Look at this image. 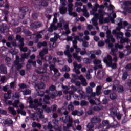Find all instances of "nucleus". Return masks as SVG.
<instances>
[{"label": "nucleus", "instance_id": "f257e3e1", "mask_svg": "<svg viewBox=\"0 0 131 131\" xmlns=\"http://www.w3.org/2000/svg\"><path fill=\"white\" fill-rule=\"evenodd\" d=\"M87 6L88 8L92 9V11H90V14L93 15L94 18H92V23L94 26H97L98 25V19L99 20L100 24H103L104 23H108V22H111L113 23L114 22V18H116V14L113 13V18L108 16L107 18L104 19L103 17L105 16V12L104 11L100 9L99 10V13L96 14L94 12H97L98 8H101V9L104 8V5H98V4H94V7H93V5L90 3H88Z\"/></svg>", "mask_w": 131, "mask_h": 131}, {"label": "nucleus", "instance_id": "f03ea898", "mask_svg": "<svg viewBox=\"0 0 131 131\" xmlns=\"http://www.w3.org/2000/svg\"><path fill=\"white\" fill-rule=\"evenodd\" d=\"M118 26L116 28V30H114L112 31L113 34H114L117 36V39H121L120 41L121 43H124L126 42L127 43H130L131 40L128 39V38H122V36H123V33L121 32H117V30H120L121 28H125L126 26L128 25V23L127 21H124L122 23V19L120 18H118L117 20Z\"/></svg>", "mask_w": 131, "mask_h": 131}, {"label": "nucleus", "instance_id": "7ed1b4c3", "mask_svg": "<svg viewBox=\"0 0 131 131\" xmlns=\"http://www.w3.org/2000/svg\"><path fill=\"white\" fill-rule=\"evenodd\" d=\"M28 101L30 104L29 107L33 108V109H35V110H36L37 114H39V118H43L45 116L42 114H41V113H42V110L37 108H38V106H41V105H42V99H35L34 100V103L36 105H33V104L32 103H33V101H32L31 97H29L28 98Z\"/></svg>", "mask_w": 131, "mask_h": 131}, {"label": "nucleus", "instance_id": "20e7f679", "mask_svg": "<svg viewBox=\"0 0 131 131\" xmlns=\"http://www.w3.org/2000/svg\"><path fill=\"white\" fill-rule=\"evenodd\" d=\"M63 24H64V30H66V32H63L62 33V35H68V34L70 33V30H69L68 23H65V20H64L63 18L60 17L59 18V22L57 24V27H61Z\"/></svg>", "mask_w": 131, "mask_h": 131}, {"label": "nucleus", "instance_id": "39448f33", "mask_svg": "<svg viewBox=\"0 0 131 131\" xmlns=\"http://www.w3.org/2000/svg\"><path fill=\"white\" fill-rule=\"evenodd\" d=\"M83 36V33H79L78 34V36H76L74 37V39L73 40V47L74 49H75L76 52L78 53L79 51H80V48H77V46H76V43H77V40H79V41H81L83 39H80L79 37H82Z\"/></svg>", "mask_w": 131, "mask_h": 131}, {"label": "nucleus", "instance_id": "423d86ee", "mask_svg": "<svg viewBox=\"0 0 131 131\" xmlns=\"http://www.w3.org/2000/svg\"><path fill=\"white\" fill-rule=\"evenodd\" d=\"M36 72L37 73H38L39 74H43L42 79L43 80H45V81H48L49 80V76L47 75V74H46V72H47V69L42 68H37L36 70Z\"/></svg>", "mask_w": 131, "mask_h": 131}, {"label": "nucleus", "instance_id": "0eeeda50", "mask_svg": "<svg viewBox=\"0 0 131 131\" xmlns=\"http://www.w3.org/2000/svg\"><path fill=\"white\" fill-rule=\"evenodd\" d=\"M106 37L108 39L105 40L106 43H107L109 48H112V47H113V43L110 42V39L112 42H114V41H115V39L113 38L112 37L111 31H110V30H107L106 31Z\"/></svg>", "mask_w": 131, "mask_h": 131}, {"label": "nucleus", "instance_id": "6e6552de", "mask_svg": "<svg viewBox=\"0 0 131 131\" xmlns=\"http://www.w3.org/2000/svg\"><path fill=\"white\" fill-rule=\"evenodd\" d=\"M62 91H58L57 93H57H54V94H50V96L51 99H54V98H55V97H57V96H62ZM50 96L46 95L45 96L43 102L46 104H49L50 103L49 102V100H50Z\"/></svg>", "mask_w": 131, "mask_h": 131}, {"label": "nucleus", "instance_id": "1a4fd4ad", "mask_svg": "<svg viewBox=\"0 0 131 131\" xmlns=\"http://www.w3.org/2000/svg\"><path fill=\"white\" fill-rule=\"evenodd\" d=\"M16 39H18L19 42V48L21 52H27V47H23L24 46V43L23 42L24 39L21 38L19 35H17L16 36Z\"/></svg>", "mask_w": 131, "mask_h": 131}, {"label": "nucleus", "instance_id": "9d476101", "mask_svg": "<svg viewBox=\"0 0 131 131\" xmlns=\"http://www.w3.org/2000/svg\"><path fill=\"white\" fill-rule=\"evenodd\" d=\"M68 2L69 3L68 5L69 15H70V16H73V17H76V16H77L76 13L74 12H72V7H73V4H72V3L73 2V0H68Z\"/></svg>", "mask_w": 131, "mask_h": 131}, {"label": "nucleus", "instance_id": "9b49d317", "mask_svg": "<svg viewBox=\"0 0 131 131\" xmlns=\"http://www.w3.org/2000/svg\"><path fill=\"white\" fill-rule=\"evenodd\" d=\"M104 63H106L108 66H110L112 68L115 69L116 68V64L112 63V58H111V56L110 55H107V59H104Z\"/></svg>", "mask_w": 131, "mask_h": 131}, {"label": "nucleus", "instance_id": "f8f14e48", "mask_svg": "<svg viewBox=\"0 0 131 131\" xmlns=\"http://www.w3.org/2000/svg\"><path fill=\"white\" fill-rule=\"evenodd\" d=\"M123 6H125V7H124V10L127 12V13H131V2L130 1H126L123 3Z\"/></svg>", "mask_w": 131, "mask_h": 131}, {"label": "nucleus", "instance_id": "ddd939ff", "mask_svg": "<svg viewBox=\"0 0 131 131\" xmlns=\"http://www.w3.org/2000/svg\"><path fill=\"white\" fill-rule=\"evenodd\" d=\"M5 101V103L7 105H12V106H13V107H15V108H18V104H19V103H20V101H19V100H15L14 103H13V102H12V101H11V100L7 101L6 100Z\"/></svg>", "mask_w": 131, "mask_h": 131}, {"label": "nucleus", "instance_id": "4468645a", "mask_svg": "<svg viewBox=\"0 0 131 131\" xmlns=\"http://www.w3.org/2000/svg\"><path fill=\"white\" fill-rule=\"evenodd\" d=\"M64 122H68L67 125V127L68 128L69 127H72V119L70 118V116H67L66 117V119L64 120Z\"/></svg>", "mask_w": 131, "mask_h": 131}, {"label": "nucleus", "instance_id": "2eb2a0df", "mask_svg": "<svg viewBox=\"0 0 131 131\" xmlns=\"http://www.w3.org/2000/svg\"><path fill=\"white\" fill-rule=\"evenodd\" d=\"M50 70H53L55 76H60V73L58 72V69L55 68V64L53 63L49 67Z\"/></svg>", "mask_w": 131, "mask_h": 131}, {"label": "nucleus", "instance_id": "dca6fc26", "mask_svg": "<svg viewBox=\"0 0 131 131\" xmlns=\"http://www.w3.org/2000/svg\"><path fill=\"white\" fill-rule=\"evenodd\" d=\"M21 10H22L19 12V17L20 19H23V18H24V16H25V12L28 11V8L24 7L22 8Z\"/></svg>", "mask_w": 131, "mask_h": 131}, {"label": "nucleus", "instance_id": "f3484780", "mask_svg": "<svg viewBox=\"0 0 131 131\" xmlns=\"http://www.w3.org/2000/svg\"><path fill=\"white\" fill-rule=\"evenodd\" d=\"M60 36L58 34H55L54 38H52L50 39V41H52L53 42V47L55 48L56 47V41H57V39L59 38Z\"/></svg>", "mask_w": 131, "mask_h": 131}, {"label": "nucleus", "instance_id": "a211bd4d", "mask_svg": "<svg viewBox=\"0 0 131 131\" xmlns=\"http://www.w3.org/2000/svg\"><path fill=\"white\" fill-rule=\"evenodd\" d=\"M46 54H48V49L47 48L43 49L42 51L39 53V56L41 57V60H44L43 56Z\"/></svg>", "mask_w": 131, "mask_h": 131}, {"label": "nucleus", "instance_id": "6ab92c4d", "mask_svg": "<svg viewBox=\"0 0 131 131\" xmlns=\"http://www.w3.org/2000/svg\"><path fill=\"white\" fill-rule=\"evenodd\" d=\"M14 64L17 69H20L22 68V65L19 64V56H16V60L14 62Z\"/></svg>", "mask_w": 131, "mask_h": 131}, {"label": "nucleus", "instance_id": "aec40b11", "mask_svg": "<svg viewBox=\"0 0 131 131\" xmlns=\"http://www.w3.org/2000/svg\"><path fill=\"white\" fill-rule=\"evenodd\" d=\"M72 77L73 78H74L75 79H79L81 80V81H84V79H85L84 77L82 75H80L79 77L76 76L75 74H72Z\"/></svg>", "mask_w": 131, "mask_h": 131}, {"label": "nucleus", "instance_id": "412c9836", "mask_svg": "<svg viewBox=\"0 0 131 131\" xmlns=\"http://www.w3.org/2000/svg\"><path fill=\"white\" fill-rule=\"evenodd\" d=\"M30 64H32L34 66L36 65V61H33L31 59H29L27 64V69H30Z\"/></svg>", "mask_w": 131, "mask_h": 131}, {"label": "nucleus", "instance_id": "4be33fe9", "mask_svg": "<svg viewBox=\"0 0 131 131\" xmlns=\"http://www.w3.org/2000/svg\"><path fill=\"white\" fill-rule=\"evenodd\" d=\"M69 45L66 46V50L64 51V54L68 56V58H72V55L69 53Z\"/></svg>", "mask_w": 131, "mask_h": 131}, {"label": "nucleus", "instance_id": "5701e85b", "mask_svg": "<svg viewBox=\"0 0 131 131\" xmlns=\"http://www.w3.org/2000/svg\"><path fill=\"white\" fill-rule=\"evenodd\" d=\"M12 94V91H8L7 93L4 94V99L5 101L7 100H9V99H11V94Z\"/></svg>", "mask_w": 131, "mask_h": 131}, {"label": "nucleus", "instance_id": "b1692460", "mask_svg": "<svg viewBox=\"0 0 131 131\" xmlns=\"http://www.w3.org/2000/svg\"><path fill=\"white\" fill-rule=\"evenodd\" d=\"M35 88L36 89H43L44 88H46V85L43 82H41L38 83V84H35Z\"/></svg>", "mask_w": 131, "mask_h": 131}, {"label": "nucleus", "instance_id": "393cba45", "mask_svg": "<svg viewBox=\"0 0 131 131\" xmlns=\"http://www.w3.org/2000/svg\"><path fill=\"white\" fill-rule=\"evenodd\" d=\"M0 73H2L5 74L7 73V68L5 67L4 65L2 64L0 66Z\"/></svg>", "mask_w": 131, "mask_h": 131}, {"label": "nucleus", "instance_id": "a878e982", "mask_svg": "<svg viewBox=\"0 0 131 131\" xmlns=\"http://www.w3.org/2000/svg\"><path fill=\"white\" fill-rule=\"evenodd\" d=\"M105 75V72L104 71H99L97 73V76L96 77L97 78H102L104 77Z\"/></svg>", "mask_w": 131, "mask_h": 131}, {"label": "nucleus", "instance_id": "bb28decb", "mask_svg": "<svg viewBox=\"0 0 131 131\" xmlns=\"http://www.w3.org/2000/svg\"><path fill=\"white\" fill-rule=\"evenodd\" d=\"M29 55H30V53H25L23 55H21V62H23L24 61V59H28V57H29Z\"/></svg>", "mask_w": 131, "mask_h": 131}, {"label": "nucleus", "instance_id": "cd10ccee", "mask_svg": "<svg viewBox=\"0 0 131 131\" xmlns=\"http://www.w3.org/2000/svg\"><path fill=\"white\" fill-rule=\"evenodd\" d=\"M83 9H82V12H83V13H84V16L85 17H86V18H89V17L90 16V14L89 13H88V12H86V7L85 6H83Z\"/></svg>", "mask_w": 131, "mask_h": 131}, {"label": "nucleus", "instance_id": "c85d7f7f", "mask_svg": "<svg viewBox=\"0 0 131 131\" xmlns=\"http://www.w3.org/2000/svg\"><path fill=\"white\" fill-rule=\"evenodd\" d=\"M90 102L91 104H93V105H95V104L96 105H99L101 103V102L100 101V100H99V99H95V101L93 99H91L90 100Z\"/></svg>", "mask_w": 131, "mask_h": 131}, {"label": "nucleus", "instance_id": "c756f323", "mask_svg": "<svg viewBox=\"0 0 131 131\" xmlns=\"http://www.w3.org/2000/svg\"><path fill=\"white\" fill-rule=\"evenodd\" d=\"M116 89H117V91H118V92H119V93H121L123 91V87L122 86H119L116 88L115 86H113V90H116Z\"/></svg>", "mask_w": 131, "mask_h": 131}, {"label": "nucleus", "instance_id": "7c9ffc66", "mask_svg": "<svg viewBox=\"0 0 131 131\" xmlns=\"http://www.w3.org/2000/svg\"><path fill=\"white\" fill-rule=\"evenodd\" d=\"M83 113L82 112H78L77 110L72 112V115H77L78 116H80V115H82Z\"/></svg>", "mask_w": 131, "mask_h": 131}, {"label": "nucleus", "instance_id": "2f4dec72", "mask_svg": "<svg viewBox=\"0 0 131 131\" xmlns=\"http://www.w3.org/2000/svg\"><path fill=\"white\" fill-rule=\"evenodd\" d=\"M31 27L32 28H38V27H40V23H33L31 25Z\"/></svg>", "mask_w": 131, "mask_h": 131}, {"label": "nucleus", "instance_id": "473e14b6", "mask_svg": "<svg viewBox=\"0 0 131 131\" xmlns=\"http://www.w3.org/2000/svg\"><path fill=\"white\" fill-rule=\"evenodd\" d=\"M7 29V24H2L0 27V31L1 32H4L5 30Z\"/></svg>", "mask_w": 131, "mask_h": 131}, {"label": "nucleus", "instance_id": "72a5a7b5", "mask_svg": "<svg viewBox=\"0 0 131 131\" xmlns=\"http://www.w3.org/2000/svg\"><path fill=\"white\" fill-rule=\"evenodd\" d=\"M105 3H104V6H107V5H109L110 9H114V6L113 5H111V3H110V0H104Z\"/></svg>", "mask_w": 131, "mask_h": 131}, {"label": "nucleus", "instance_id": "f704fd0d", "mask_svg": "<svg viewBox=\"0 0 131 131\" xmlns=\"http://www.w3.org/2000/svg\"><path fill=\"white\" fill-rule=\"evenodd\" d=\"M8 110L13 115H16L17 114V112L14 109V107H9Z\"/></svg>", "mask_w": 131, "mask_h": 131}, {"label": "nucleus", "instance_id": "c9c22d12", "mask_svg": "<svg viewBox=\"0 0 131 131\" xmlns=\"http://www.w3.org/2000/svg\"><path fill=\"white\" fill-rule=\"evenodd\" d=\"M56 30L57 29V27L54 26V24H51L50 27L48 29V31L49 32H52L53 30Z\"/></svg>", "mask_w": 131, "mask_h": 131}, {"label": "nucleus", "instance_id": "e433bc0d", "mask_svg": "<svg viewBox=\"0 0 131 131\" xmlns=\"http://www.w3.org/2000/svg\"><path fill=\"white\" fill-rule=\"evenodd\" d=\"M59 11H60V14H65L66 12H67V8L64 7H60Z\"/></svg>", "mask_w": 131, "mask_h": 131}, {"label": "nucleus", "instance_id": "4c0bfd02", "mask_svg": "<svg viewBox=\"0 0 131 131\" xmlns=\"http://www.w3.org/2000/svg\"><path fill=\"white\" fill-rule=\"evenodd\" d=\"M73 57L74 58V59H76V60H77L79 62H81V57H80V56H77V54L73 53Z\"/></svg>", "mask_w": 131, "mask_h": 131}, {"label": "nucleus", "instance_id": "58836bf2", "mask_svg": "<svg viewBox=\"0 0 131 131\" xmlns=\"http://www.w3.org/2000/svg\"><path fill=\"white\" fill-rule=\"evenodd\" d=\"M54 18L53 19V23L52 24H54V26H55L56 23H57V17H59V13H55L54 14Z\"/></svg>", "mask_w": 131, "mask_h": 131}, {"label": "nucleus", "instance_id": "ea45409f", "mask_svg": "<svg viewBox=\"0 0 131 131\" xmlns=\"http://www.w3.org/2000/svg\"><path fill=\"white\" fill-rule=\"evenodd\" d=\"M102 89V87L101 86H97L96 87V93L97 95H100L101 94V90Z\"/></svg>", "mask_w": 131, "mask_h": 131}, {"label": "nucleus", "instance_id": "a19ab883", "mask_svg": "<svg viewBox=\"0 0 131 131\" xmlns=\"http://www.w3.org/2000/svg\"><path fill=\"white\" fill-rule=\"evenodd\" d=\"M90 54H95V55H101L102 52L101 50L92 51L90 52Z\"/></svg>", "mask_w": 131, "mask_h": 131}, {"label": "nucleus", "instance_id": "79ce46f5", "mask_svg": "<svg viewBox=\"0 0 131 131\" xmlns=\"http://www.w3.org/2000/svg\"><path fill=\"white\" fill-rule=\"evenodd\" d=\"M62 88L64 90H66L63 91L64 94H68V90H70V88L69 86H64V85H62Z\"/></svg>", "mask_w": 131, "mask_h": 131}, {"label": "nucleus", "instance_id": "37998d69", "mask_svg": "<svg viewBox=\"0 0 131 131\" xmlns=\"http://www.w3.org/2000/svg\"><path fill=\"white\" fill-rule=\"evenodd\" d=\"M36 114V113H35V114L31 113L30 114V116L32 118L33 120H38V119L37 118V116H35Z\"/></svg>", "mask_w": 131, "mask_h": 131}, {"label": "nucleus", "instance_id": "c03bdc74", "mask_svg": "<svg viewBox=\"0 0 131 131\" xmlns=\"http://www.w3.org/2000/svg\"><path fill=\"white\" fill-rule=\"evenodd\" d=\"M55 90H56V87L54 85H51L50 88H49V90H46V93H47V94L50 93V91H51V92H53V91H55Z\"/></svg>", "mask_w": 131, "mask_h": 131}, {"label": "nucleus", "instance_id": "a18cd8bd", "mask_svg": "<svg viewBox=\"0 0 131 131\" xmlns=\"http://www.w3.org/2000/svg\"><path fill=\"white\" fill-rule=\"evenodd\" d=\"M23 95H30L31 94V91L29 89L25 90V91H23Z\"/></svg>", "mask_w": 131, "mask_h": 131}, {"label": "nucleus", "instance_id": "49530a36", "mask_svg": "<svg viewBox=\"0 0 131 131\" xmlns=\"http://www.w3.org/2000/svg\"><path fill=\"white\" fill-rule=\"evenodd\" d=\"M73 66L74 68H76V69H80V68H81L82 66L81 64H78L77 63L74 62Z\"/></svg>", "mask_w": 131, "mask_h": 131}, {"label": "nucleus", "instance_id": "de8ad7c7", "mask_svg": "<svg viewBox=\"0 0 131 131\" xmlns=\"http://www.w3.org/2000/svg\"><path fill=\"white\" fill-rule=\"evenodd\" d=\"M17 113H20L21 115H26V112L22 110L18 109L17 110Z\"/></svg>", "mask_w": 131, "mask_h": 131}, {"label": "nucleus", "instance_id": "09e8293b", "mask_svg": "<svg viewBox=\"0 0 131 131\" xmlns=\"http://www.w3.org/2000/svg\"><path fill=\"white\" fill-rule=\"evenodd\" d=\"M110 97L112 100H115L117 98V96L115 93L111 94Z\"/></svg>", "mask_w": 131, "mask_h": 131}, {"label": "nucleus", "instance_id": "8fccbe9b", "mask_svg": "<svg viewBox=\"0 0 131 131\" xmlns=\"http://www.w3.org/2000/svg\"><path fill=\"white\" fill-rule=\"evenodd\" d=\"M42 108L43 109H45V111L47 112V113H50V112H51V110L50 108L47 107L46 105H43Z\"/></svg>", "mask_w": 131, "mask_h": 131}, {"label": "nucleus", "instance_id": "3c124183", "mask_svg": "<svg viewBox=\"0 0 131 131\" xmlns=\"http://www.w3.org/2000/svg\"><path fill=\"white\" fill-rule=\"evenodd\" d=\"M111 114H114V115H116L117 114V108H112L111 110Z\"/></svg>", "mask_w": 131, "mask_h": 131}, {"label": "nucleus", "instance_id": "603ef678", "mask_svg": "<svg viewBox=\"0 0 131 131\" xmlns=\"http://www.w3.org/2000/svg\"><path fill=\"white\" fill-rule=\"evenodd\" d=\"M126 78H127V73L125 72L123 74L122 79V80H125Z\"/></svg>", "mask_w": 131, "mask_h": 131}, {"label": "nucleus", "instance_id": "864d4df0", "mask_svg": "<svg viewBox=\"0 0 131 131\" xmlns=\"http://www.w3.org/2000/svg\"><path fill=\"white\" fill-rule=\"evenodd\" d=\"M18 86H19L20 89H27V88H28V85H26L24 83L20 84L18 85Z\"/></svg>", "mask_w": 131, "mask_h": 131}, {"label": "nucleus", "instance_id": "5fc2aeb1", "mask_svg": "<svg viewBox=\"0 0 131 131\" xmlns=\"http://www.w3.org/2000/svg\"><path fill=\"white\" fill-rule=\"evenodd\" d=\"M6 124H13V121L11 119H8L6 120Z\"/></svg>", "mask_w": 131, "mask_h": 131}, {"label": "nucleus", "instance_id": "6e6d98bb", "mask_svg": "<svg viewBox=\"0 0 131 131\" xmlns=\"http://www.w3.org/2000/svg\"><path fill=\"white\" fill-rule=\"evenodd\" d=\"M68 108L69 110H70V111H71L73 110L74 107H73V105H72V102H71L70 103V104L68 106Z\"/></svg>", "mask_w": 131, "mask_h": 131}, {"label": "nucleus", "instance_id": "4d7b16f0", "mask_svg": "<svg viewBox=\"0 0 131 131\" xmlns=\"http://www.w3.org/2000/svg\"><path fill=\"white\" fill-rule=\"evenodd\" d=\"M86 93H88V94H90L93 92V89L91 87H87L86 88Z\"/></svg>", "mask_w": 131, "mask_h": 131}, {"label": "nucleus", "instance_id": "13d9d810", "mask_svg": "<svg viewBox=\"0 0 131 131\" xmlns=\"http://www.w3.org/2000/svg\"><path fill=\"white\" fill-rule=\"evenodd\" d=\"M101 121V119L99 118H94L92 119V122H100Z\"/></svg>", "mask_w": 131, "mask_h": 131}, {"label": "nucleus", "instance_id": "bf43d9fd", "mask_svg": "<svg viewBox=\"0 0 131 131\" xmlns=\"http://www.w3.org/2000/svg\"><path fill=\"white\" fill-rule=\"evenodd\" d=\"M81 41H83L82 42L83 47H86L89 46V42H88L86 41H84L83 40H82Z\"/></svg>", "mask_w": 131, "mask_h": 131}, {"label": "nucleus", "instance_id": "052dcab7", "mask_svg": "<svg viewBox=\"0 0 131 131\" xmlns=\"http://www.w3.org/2000/svg\"><path fill=\"white\" fill-rule=\"evenodd\" d=\"M115 47L116 49H122L123 48V46L122 45H120L118 43L115 44Z\"/></svg>", "mask_w": 131, "mask_h": 131}, {"label": "nucleus", "instance_id": "680f3d73", "mask_svg": "<svg viewBox=\"0 0 131 131\" xmlns=\"http://www.w3.org/2000/svg\"><path fill=\"white\" fill-rule=\"evenodd\" d=\"M63 71H69L70 70V68L67 66H65L62 68Z\"/></svg>", "mask_w": 131, "mask_h": 131}, {"label": "nucleus", "instance_id": "e2e57ef3", "mask_svg": "<svg viewBox=\"0 0 131 131\" xmlns=\"http://www.w3.org/2000/svg\"><path fill=\"white\" fill-rule=\"evenodd\" d=\"M94 64H100L101 63V60L97 59H94V61H93Z\"/></svg>", "mask_w": 131, "mask_h": 131}, {"label": "nucleus", "instance_id": "0e129e2a", "mask_svg": "<svg viewBox=\"0 0 131 131\" xmlns=\"http://www.w3.org/2000/svg\"><path fill=\"white\" fill-rule=\"evenodd\" d=\"M87 127L89 129H90V128H93V127H94V124H93V123H89L87 125Z\"/></svg>", "mask_w": 131, "mask_h": 131}, {"label": "nucleus", "instance_id": "69168bd1", "mask_svg": "<svg viewBox=\"0 0 131 131\" xmlns=\"http://www.w3.org/2000/svg\"><path fill=\"white\" fill-rule=\"evenodd\" d=\"M82 6V3L81 2H77L75 3V7H80Z\"/></svg>", "mask_w": 131, "mask_h": 131}, {"label": "nucleus", "instance_id": "338daca9", "mask_svg": "<svg viewBox=\"0 0 131 131\" xmlns=\"http://www.w3.org/2000/svg\"><path fill=\"white\" fill-rule=\"evenodd\" d=\"M73 71L74 72H75L76 74H80V71H79V70H78V69L74 68Z\"/></svg>", "mask_w": 131, "mask_h": 131}, {"label": "nucleus", "instance_id": "774afa93", "mask_svg": "<svg viewBox=\"0 0 131 131\" xmlns=\"http://www.w3.org/2000/svg\"><path fill=\"white\" fill-rule=\"evenodd\" d=\"M84 63H85L86 64L90 63V62H91V59L89 58H84Z\"/></svg>", "mask_w": 131, "mask_h": 131}]
</instances>
